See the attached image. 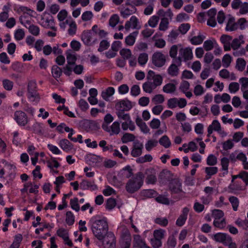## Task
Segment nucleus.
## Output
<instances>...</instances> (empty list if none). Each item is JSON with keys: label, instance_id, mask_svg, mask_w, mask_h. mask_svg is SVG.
<instances>
[{"label": "nucleus", "instance_id": "obj_1", "mask_svg": "<svg viewBox=\"0 0 248 248\" xmlns=\"http://www.w3.org/2000/svg\"><path fill=\"white\" fill-rule=\"evenodd\" d=\"M94 236L100 241L104 248H115L116 239L114 233L108 231L107 219L96 215L89 222Z\"/></svg>", "mask_w": 248, "mask_h": 248}, {"label": "nucleus", "instance_id": "obj_2", "mask_svg": "<svg viewBox=\"0 0 248 248\" xmlns=\"http://www.w3.org/2000/svg\"><path fill=\"white\" fill-rule=\"evenodd\" d=\"M144 175L142 172H138L129 179L125 185L126 191L133 194L138 191L143 184Z\"/></svg>", "mask_w": 248, "mask_h": 248}, {"label": "nucleus", "instance_id": "obj_3", "mask_svg": "<svg viewBox=\"0 0 248 248\" xmlns=\"http://www.w3.org/2000/svg\"><path fill=\"white\" fill-rule=\"evenodd\" d=\"M117 116L120 121H124L122 123V128L124 130H127L128 128L131 131H134L135 129L134 123L131 120V117L129 113H125L121 109L117 110Z\"/></svg>", "mask_w": 248, "mask_h": 248}, {"label": "nucleus", "instance_id": "obj_4", "mask_svg": "<svg viewBox=\"0 0 248 248\" xmlns=\"http://www.w3.org/2000/svg\"><path fill=\"white\" fill-rule=\"evenodd\" d=\"M37 84L35 81H30L28 85V97L31 102L37 103L40 100V96L37 90Z\"/></svg>", "mask_w": 248, "mask_h": 248}, {"label": "nucleus", "instance_id": "obj_5", "mask_svg": "<svg viewBox=\"0 0 248 248\" xmlns=\"http://www.w3.org/2000/svg\"><path fill=\"white\" fill-rule=\"evenodd\" d=\"M13 118L20 126H25L29 122L27 115L22 110L16 111Z\"/></svg>", "mask_w": 248, "mask_h": 248}, {"label": "nucleus", "instance_id": "obj_6", "mask_svg": "<svg viewBox=\"0 0 248 248\" xmlns=\"http://www.w3.org/2000/svg\"><path fill=\"white\" fill-rule=\"evenodd\" d=\"M182 64V58L179 56L177 59L172 60V63L168 69V73L171 77L177 76L179 74V69L178 67Z\"/></svg>", "mask_w": 248, "mask_h": 248}, {"label": "nucleus", "instance_id": "obj_7", "mask_svg": "<svg viewBox=\"0 0 248 248\" xmlns=\"http://www.w3.org/2000/svg\"><path fill=\"white\" fill-rule=\"evenodd\" d=\"M175 178H173V174L170 171L167 170H163L160 173L159 175V180L160 183L163 185L170 184Z\"/></svg>", "mask_w": 248, "mask_h": 248}, {"label": "nucleus", "instance_id": "obj_8", "mask_svg": "<svg viewBox=\"0 0 248 248\" xmlns=\"http://www.w3.org/2000/svg\"><path fill=\"white\" fill-rule=\"evenodd\" d=\"M153 64L157 67H161L164 65L166 62L165 55L160 52L154 53L152 57Z\"/></svg>", "mask_w": 248, "mask_h": 248}, {"label": "nucleus", "instance_id": "obj_9", "mask_svg": "<svg viewBox=\"0 0 248 248\" xmlns=\"http://www.w3.org/2000/svg\"><path fill=\"white\" fill-rule=\"evenodd\" d=\"M169 188L171 194L184 192L182 189V183L177 178H175L172 182H170Z\"/></svg>", "mask_w": 248, "mask_h": 248}, {"label": "nucleus", "instance_id": "obj_10", "mask_svg": "<svg viewBox=\"0 0 248 248\" xmlns=\"http://www.w3.org/2000/svg\"><path fill=\"white\" fill-rule=\"evenodd\" d=\"M147 80L152 81L153 84L156 88L160 86L163 81V78L160 75H155V73L152 70H149L147 75Z\"/></svg>", "mask_w": 248, "mask_h": 248}, {"label": "nucleus", "instance_id": "obj_11", "mask_svg": "<svg viewBox=\"0 0 248 248\" xmlns=\"http://www.w3.org/2000/svg\"><path fill=\"white\" fill-rule=\"evenodd\" d=\"M132 107L131 102L126 98L118 101L115 104L116 110L121 109L123 111H127L130 110Z\"/></svg>", "mask_w": 248, "mask_h": 248}, {"label": "nucleus", "instance_id": "obj_12", "mask_svg": "<svg viewBox=\"0 0 248 248\" xmlns=\"http://www.w3.org/2000/svg\"><path fill=\"white\" fill-rule=\"evenodd\" d=\"M213 238L216 241L221 243L224 245L232 241V237L229 234L225 233H217L213 235Z\"/></svg>", "mask_w": 248, "mask_h": 248}, {"label": "nucleus", "instance_id": "obj_13", "mask_svg": "<svg viewBox=\"0 0 248 248\" xmlns=\"http://www.w3.org/2000/svg\"><path fill=\"white\" fill-rule=\"evenodd\" d=\"M82 126L87 131L97 130L100 128L99 124L96 122L92 120L84 121Z\"/></svg>", "mask_w": 248, "mask_h": 248}, {"label": "nucleus", "instance_id": "obj_14", "mask_svg": "<svg viewBox=\"0 0 248 248\" xmlns=\"http://www.w3.org/2000/svg\"><path fill=\"white\" fill-rule=\"evenodd\" d=\"M48 15V16L46 17L42 16L41 20L44 21V22H43L42 26L45 28L51 29L55 31L57 30V28L55 27L53 17L49 14Z\"/></svg>", "mask_w": 248, "mask_h": 248}, {"label": "nucleus", "instance_id": "obj_15", "mask_svg": "<svg viewBox=\"0 0 248 248\" xmlns=\"http://www.w3.org/2000/svg\"><path fill=\"white\" fill-rule=\"evenodd\" d=\"M133 175V170L130 165H127L119 172L118 176L122 179H128Z\"/></svg>", "mask_w": 248, "mask_h": 248}, {"label": "nucleus", "instance_id": "obj_16", "mask_svg": "<svg viewBox=\"0 0 248 248\" xmlns=\"http://www.w3.org/2000/svg\"><path fill=\"white\" fill-rule=\"evenodd\" d=\"M179 54L185 62L191 60L193 58L192 49L190 47L182 48L179 50Z\"/></svg>", "mask_w": 248, "mask_h": 248}, {"label": "nucleus", "instance_id": "obj_17", "mask_svg": "<svg viewBox=\"0 0 248 248\" xmlns=\"http://www.w3.org/2000/svg\"><path fill=\"white\" fill-rule=\"evenodd\" d=\"M143 148L142 143L137 141L134 143L133 149L131 152V155L133 157H136L142 154V150Z\"/></svg>", "mask_w": 248, "mask_h": 248}, {"label": "nucleus", "instance_id": "obj_18", "mask_svg": "<svg viewBox=\"0 0 248 248\" xmlns=\"http://www.w3.org/2000/svg\"><path fill=\"white\" fill-rule=\"evenodd\" d=\"M189 211V209L186 207L183 209L182 214L180 215L176 221V224L178 226L181 227L185 224L187 219Z\"/></svg>", "mask_w": 248, "mask_h": 248}, {"label": "nucleus", "instance_id": "obj_19", "mask_svg": "<svg viewBox=\"0 0 248 248\" xmlns=\"http://www.w3.org/2000/svg\"><path fill=\"white\" fill-rule=\"evenodd\" d=\"M92 31L90 30H85L81 34V38L83 43L86 46H91L92 43Z\"/></svg>", "mask_w": 248, "mask_h": 248}, {"label": "nucleus", "instance_id": "obj_20", "mask_svg": "<svg viewBox=\"0 0 248 248\" xmlns=\"http://www.w3.org/2000/svg\"><path fill=\"white\" fill-rule=\"evenodd\" d=\"M131 23L133 29H139L140 26H138L139 20L135 16H132L129 21H127L125 24V29L128 31L131 27Z\"/></svg>", "mask_w": 248, "mask_h": 248}, {"label": "nucleus", "instance_id": "obj_21", "mask_svg": "<svg viewBox=\"0 0 248 248\" xmlns=\"http://www.w3.org/2000/svg\"><path fill=\"white\" fill-rule=\"evenodd\" d=\"M147 245L140 235H134L133 237L134 248H143Z\"/></svg>", "mask_w": 248, "mask_h": 248}, {"label": "nucleus", "instance_id": "obj_22", "mask_svg": "<svg viewBox=\"0 0 248 248\" xmlns=\"http://www.w3.org/2000/svg\"><path fill=\"white\" fill-rule=\"evenodd\" d=\"M59 144L61 148L66 152H69L73 148V145L66 139L61 140Z\"/></svg>", "mask_w": 248, "mask_h": 248}, {"label": "nucleus", "instance_id": "obj_23", "mask_svg": "<svg viewBox=\"0 0 248 248\" xmlns=\"http://www.w3.org/2000/svg\"><path fill=\"white\" fill-rule=\"evenodd\" d=\"M238 29L237 23L235 22V18L230 16L227 23L226 30L227 31H234Z\"/></svg>", "mask_w": 248, "mask_h": 248}, {"label": "nucleus", "instance_id": "obj_24", "mask_svg": "<svg viewBox=\"0 0 248 248\" xmlns=\"http://www.w3.org/2000/svg\"><path fill=\"white\" fill-rule=\"evenodd\" d=\"M113 116L109 113L106 114L104 118V123L102 125V129L106 131H109L110 128L108 126V124L113 121Z\"/></svg>", "mask_w": 248, "mask_h": 248}, {"label": "nucleus", "instance_id": "obj_25", "mask_svg": "<svg viewBox=\"0 0 248 248\" xmlns=\"http://www.w3.org/2000/svg\"><path fill=\"white\" fill-rule=\"evenodd\" d=\"M136 123L138 126L140 127L141 131L144 133H148L149 132L150 129L148 127L145 122L142 121V120L139 117H137L136 119Z\"/></svg>", "mask_w": 248, "mask_h": 248}, {"label": "nucleus", "instance_id": "obj_26", "mask_svg": "<svg viewBox=\"0 0 248 248\" xmlns=\"http://www.w3.org/2000/svg\"><path fill=\"white\" fill-rule=\"evenodd\" d=\"M115 92V89L113 87H109L101 93V96L106 101H108L109 97L112 96Z\"/></svg>", "mask_w": 248, "mask_h": 248}, {"label": "nucleus", "instance_id": "obj_27", "mask_svg": "<svg viewBox=\"0 0 248 248\" xmlns=\"http://www.w3.org/2000/svg\"><path fill=\"white\" fill-rule=\"evenodd\" d=\"M138 34V31H135L130 33L125 39V43L128 46H133L136 41V38Z\"/></svg>", "mask_w": 248, "mask_h": 248}, {"label": "nucleus", "instance_id": "obj_28", "mask_svg": "<svg viewBox=\"0 0 248 248\" xmlns=\"http://www.w3.org/2000/svg\"><path fill=\"white\" fill-rule=\"evenodd\" d=\"M137 9L134 6H132L131 9L126 8L120 11L121 16L124 18H127L129 16L136 13Z\"/></svg>", "mask_w": 248, "mask_h": 248}, {"label": "nucleus", "instance_id": "obj_29", "mask_svg": "<svg viewBox=\"0 0 248 248\" xmlns=\"http://www.w3.org/2000/svg\"><path fill=\"white\" fill-rule=\"evenodd\" d=\"M109 128L110 131L107 132H109L110 135L118 134L120 131V123L117 121L113 122Z\"/></svg>", "mask_w": 248, "mask_h": 248}, {"label": "nucleus", "instance_id": "obj_30", "mask_svg": "<svg viewBox=\"0 0 248 248\" xmlns=\"http://www.w3.org/2000/svg\"><path fill=\"white\" fill-rule=\"evenodd\" d=\"M142 88L145 92L150 93L156 87L153 84L152 81L148 80L143 84Z\"/></svg>", "mask_w": 248, "mask_h": 248}, {"label": "nucleus", "instance_id": "obj_31", "mask_svg": "<svg viewBox=\"0 0 248 248\" xmlns=\"http://www.w3.org/2000/svg\"><path fill=\"white\" fill-rule=\"evenodd\" d=\"M215 45L217 46V44L215 39L212 40H207L204 41L203 47L206 51H208L212 50L214 47Z\"/></svg>", "mask_w": 248, "mask_h": 248}, {"label": "nucleus", "instance_id": "obj_32", "mask_svg": "<svg viewBox=\"0 0 248 248\" xmlns=\"http://www.w3.org/2000/svg\"><path fill=\"white\" fill-rule=\"evenodd\" d=\"M93 183V182H91L86 180H83L80 184V187L83 190H86L89 188L93 187V189L94 190V188L93 187L96 188V186Z\"/></svg>", "mask_w": 248, "mask_h": 248}, {"label": "nucleus", "instance_id": "obj_33", "mask_svg": "<svg viewBox=\"0 0 248 248\" xmlns=\"http://www.w3.org/2000/svg\"><path fill=\"white\" fill-rule=\"evenodd\" d=\"M51 73L53 77L55 79H57L59 78L62 75V70L58 66L54 65L52 67Z\"/></svg>", "mask_w": 248, "mask_h": 248}, {"label": "nucleus", "instance_id": "obj_34", "mask_svg": "<svg viewBox=\"0 0 248 248\" xmlns=\"http://www.w3.org/2000/svg\"><path fill=\"white\" fill-rule=\"evenodd\" d=\"M205 38V36L199 34L198 36H195L191 38L190 39V42L193 45H198L202 43Z\"/></svg>", "mask_w": 248, "mask_h": 248}, {"label": "nucleus", "instance_id": "obj_35", "mask_svg": "<svg viewBox=\"0 0 248 248\" xmlns=\"http://www.w3.org/2000/svg\"><path fill=\"white\" fill-rule=\"evenodd\" d=\"M148 55L147 53L143 52L140 54L138 62L139 64L141 66H144L148 62Z\"/></svg>", "mask_w": 248, "mask_h": 248}, {"label": "nucleus", "instance_id": "obj_36", "mask_svg": "<svg viewBox=\"0 0 248 248\" xmlns=\"http://www.w3.org/2000/svg\"><path fill=\"white\" fill-rule=\"evenodd\" d=\"M159 143L165 148L170 147L171 145V142L168 137L166 135H164L160 139Z\"/></svg>", "mask_w": 248, "mask_h": 248}, {"label": "nucleus", "instance_id": "obj_37", "mask_svg": "<svg viewBox=\"0 0 248 248\" xmlns=\"http://www.w3.org/2000/svg\"><path fill=\"white\" fill-rule=\"evenodd\" d=\"M246 62L243 58H238L236 62V68L239 71H243L246 66Z\"/></svg>", "mask_w": 248, "mask_h": 248}, {"label": "nucleus", "instance_id": "obj_38", "mask_svg": "<svg viewBox=\"0 0 248 248\" xmlns=\"http://www.w3.org/2000/svg\"><path fill=\"white\" fill-rule=\"evenodd\" d=\"M33 131L35 133L43 135L44 133V128L42 126V124L39 123H36L33 125Z\"/></svg>", "mask_w": 248, "mask_h": 248}, {"label": "nucleus", "instance_id": "obj_39", "mask_svg": "<svg viewBox=\"0 0 248 248\" xmlns=\"http://www.w3.org/2000/svg\"><path fill=\"white\" fill-rule=\"evenodd\" d=\"M57 234L60 237L62 238L64 241H66L68 239V232L64 228H60L58 229L57 231Z\"/></svg>", "mask_w": 248, "mask_h": 248}, {"label": "nucleus", "instance_id": "obj_40", "mask_svg": "<svg viewBox=\"0 0 248 248\" xmlns=\"http://www.w3.org/2000/svg\"><path fill=\"white\" fill-rule=\"evenodd\" d=\"M66 54L67 64L68 65H74L77 61V57L75 55L71 54L68 51L66 52Z\"/></svg>", "mask_w": 248, "mask_h": 248}, {"label": "nucleus", "instance_id": "obj_41", "mask_svg": "<svg viewBox=\"0 0 248 248\" xmlns=\"http://www.w3.org/2000/svg\"><path fill=\"white\" fill-rule=\"evenodd\" d=\"M65 221L69 225H72L75 222V217L71 211H67L66 213Z\"/></svg>", "mask_w": 248, "mask_h": 248}, {"label": "nucleus", "instance_id": "obj_42", "mask_svg": "<svg viewBox=\"0 0 248 248\" xmlns=\"http://www.w3.org/2000/svg\"><path fill=\"white\" fill-rule=\"evenodd\" d=\"M229 201L232 205L233 210L237 211L239 204L238 199L235 196H231L229 198Z\"/></svg>", "mask_w": 248, "mask_h": 248}, {"label": "nucleus", "instance_id": "obj_43", "mask_svg": "<svg viewBox=\"0 0 248 248\" xmlns=\"http://www.w3.org/2000/svg\"><path fill=\"white\" fill-rule=\"evenodd\" d=\"M176 90V86L173 83H168L163 88L164 92L169 93H173Z\"/></svg>", "mask_w": 248, "mask_h": 248}, {"label": "nucleus", "instance_id": "obj_44", "mask_svg": "<svg viewBox=\"0 0 248 248\" xmlns=\"http://www.w3.org/2000/svg\"><path fill=\"white\" fill-rule=\"evenodd\" d=\"M135 139V136L130 133H126L124 134L122 138V141L123 143H127L128 142L134 141Z\"/></svg>", "mask_w": 248, "mask_h": 248}, {"label": "nucleus", "instance_id": "obj_45", "mask_svg": "<svg viewBox=\"0 0 248 248\" xmlns=\"http://www.w3.org/2000/svg\"><path fill=\"white\" fill-rule=\"evenodd\" d=\"M23 239V236L21 234L18 233L14 237V240L12 244V247L15 246V248H19L20 244Z\"/></svg>", "mask_w": 248, "mask_h": 248}, {"label": "nucleus", "instance_id": "obj_46", "mask_svg": "<svg viewBox=\"0 0 248 248\" xmlns=\"http://www.w3.org/2000/svg\"><path fill=\"white\" fill-rule=\"evenodd\" d=\"M78 202V199L77 197L71 199L70 202L71 207L77 212H78L80 209Z\"/></svg>", "mask_w": 248, "mask_h": 248}, {"label": "nucleus", "instance_id": "obj_47", "mask_svg": "<svg viewBox=\"0 0 248 248\" xmlns=\"http://www.w3.org/2000/svg\"><path fill=\"white\" fill-rule=\"evenodd\" d=\"M116 205V202L115 199L110 198L108 199L106 202V209L111 210L114 208Z\"/></svg>", "mask_w": 248, "mask_h": 248}, {"label": "nucleus", "instance_id": "obj_48", "mask_svg": "<svg viewBox=\"0 0 248 248\" xmlns=\"http://www.w3.org/2000/svg\"><path fill=\"white\" fill-rule=\"evenodd\" d=\"M119 17L118 15L114 14L113 15L109 20V25L111 27L114 28L116 26V25L118 23L119 21Z\"/></svg>", "mask_w": 248, "mask_h": 248}, {"label": "nucleus", "instance_id": "obj_49", "mask_svg": "<svg viewBox=\"0 0 248 248\" xmlns=\"http://www.w3.org/2000/svg\"><path fill=\"white\" fill-rule=\"evenodd\" d=\"M176 245V240L173 235L169 236L167 245L168 248H174Z\"/></svg>", "mask_w": 248, "mask_h": 248}, {"label": "nucleus", "instance_id": "obj_50", "mask_svg": "<svg viewBox=\"0 0 248 248\" xmlns=\"http://www.w3.org/2000/svg\"><path fill=\"white\" fill-rule=\"evenodd\" d=\"M165 231L163 229L155 230L154 232V238L161 240L164 238Z\"/></svg>", "mask_w": 248, "mask_h": 248}, {"label": "nucleus", "instance_id": "obj_51", "mask_svg": "<svg viewBox=\"0 0 248 248\" xmlns=\"http://www.w3.org/2000/svg\"><path fill=\"white\" fill-rule=\"evenodd\" d=\"M224 213L222 211L218 209H215L212 211V216L215 220H220L223 218Z\"/></svg>", "mask_w": 248, "mask_h": 248}, {"label": "nucleus", "instance_id": "obj_52", "mask_svg": "<svg viewBox=\"0 0 248 248\" xmlns=\"http://www.w3.org/2000/svg\"><path fill=\"white\" fill-rule=\"evenodd\" d=\"M47 167L50 169H52L53 167L58 168L60 167L59 163L54 157H52L50 160L46 161Z\"/></svg>", "mask_w": 248, "mask_h": 248}, {"label": "nucleus", "instance_id": "obj_53", "mask_svg": "<svg viewBox=\"0 0 248 248\" xmlns=\"http://www.w3.org/2000/svg\"><path fill=\"white\" fill-rule=\"evenodd\" d=\"M77 24L74 21H72L69 24V28L68 30V33L70 35H73L76 34L77 31Z\"/></svg>", "mask_w": 248, "mask_h": 248}, {"label": "nucleus", "instance_id": "obj_54", "mask_svg": "<svg viewBox=\"0 0 248 248\" xmlns=\"http://www.w3.org/2000/svg\"><path fill=\"white\" fill-rule=\"evenodd\" d=\"M223 66L225 67H228L232 62V57L229 54H225L222 58Z\"/></svg>", "mask_w": 248, "mask_h": 248}, {"label": "nucleus", "instance_id": "obj_55", "mask_svg": "<svg viewBox=\"0 0 248 248\" xmlns=\"http://www.w3.org/2000/svg\"><path fill=\"white\" fill-rule=\"evenodd\" d=\"M158 141L155 140H149L145 144V148L148 151H150L152 149L156 146Z\"/></svg>", "mask_w": 248, "mask_h": 248}, {"label": "nucleus", "instance_id": "obj_56", "mask_svg": "<svg viewBox=\"0 0 248 248\" xmlns=\"http://www.w3.org/2000/svg\"><path fill=\"white\" fill-rule=\"evenodd\" d=\"M218 168L217 167H206L205 168V172L209 176V178L211 176L217 173Z\"/></svg>", "mask_w": 248, "mask_h": 248}, {"label": "nucleus", "instance_id": "obj_57", "mask_svg": "<svg viewBox=\"0 0 248 248\" xmlns=\"http://www.w3.org/2000/svg\"><path fill=\"white\" fill-rule=\"evenodd\" d=\"M178 52V46L177 45H173L170 48L169 51L170 56L172 58V60H174L177 59L178 57H176Z\"/></svg>", "mask_w": 248, "mask_h": 248}, {"label": "nucleus", "instance_id": "obj_58", "mask_svg": "<svg viewBox=\"0 0 248 248\" xmlns=\"http://www.w3.org/2000/svg\"><path fill=\"white\" fill-rule=\"evenodd\" d=\"M206 163L209 166H214L217 163V158L214 155L211 154L207 157Z\"/></svg>", "mask_w": 248, "mask_h": 248}, {"label": "nucleus", "instance_id": "obj_59", "mask_svg": "<svg viewBox=\"0 0 248 248\" xmlns=\"http://www.w3.org/2000/svg\"><path fill=\"white\" fill-rule=\"evenodd\" d=\"M109 46V43L106 40H103L100 43L99 47L98 48L99 52H102L107 49Z\"/></svg>", "mask_w": 248, "mask_h": 248}, {"label": "nucleus", "instance_id": "obj_60", "mask_svg": "<svg viewBox=\"0 0 248 248\" xmlns=\"http://www.w3.org/2000/svg\"><path fill=\"white\" fill-rule=\"evenodd\" d=\"M169 21L168 18H163L161 19L159 24V29L160 31H165L168 28Z\"/></svg>", "mask_w": 248, "mask_h": 248}, {"label": "nucleus", "instance_id": "obj_61", "mask_svg": "<svg viewBox=\"0 0 248 248\" xmlns=\"http://www.w3.org/2000/svg\"><path fill=\"white\" fill-rule=\"evenodd\" d=\"M28 29L30 32L34 36H38L39 34L40 29L37 26L32 24L29 26Z\"/></svg>", "mask_w": 248, "mask_h": 248}, {"label": "nucleus", "instance_id": "obj_62", "mask_svg": "<svg viewBox=\"0 0 248 248\" xmlns=\"http://www.w3.org/2000/svg\"><path fill=\"white\" fill-rule=\"evenodd\" d=\"M213 224L216 227L223 229L225 227L226 223L225 219L222 218L221 220H214Z\"/></svg>", "mask_w": 248, "mask_h": 248}, {"label": "nucleus", "instance_id": "obj_63", "mask_svg": "<svg viewBox=\"0 0 248 248\" xmlns=\"http://www.w3.org/2000/svg\"><path fill=\"white\" fill-rule=\"evenodd\" d=\"M190 27V24L188 23L182 24L179 27V31L182 34H186L189 30Z\"/></svg>", "mask_w": 248, "mask_h": 248}, {"label": "nucleus", "instance_id": "obj_64", "mask_svg": "<svg viewBox=\"0 0 248 248\" xmlns=\"http://www.w3.org/2000/svg\"><path fill=\"white\" fill-rule=\"evenodd\" d=\"M239 82L241 84V90L244 91L248 89V78L243 77L239 79Z\"/></svg>", "mask_w": 248, "mask_h": 248}]
</instances>
